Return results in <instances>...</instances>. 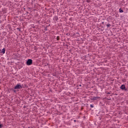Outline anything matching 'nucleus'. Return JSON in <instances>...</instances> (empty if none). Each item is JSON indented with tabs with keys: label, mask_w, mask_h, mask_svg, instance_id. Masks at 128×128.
<instances>
[{
	"label": "nucleus",
	"mask_w": 128,
	"mask_h": 128,
	"mask_svg": "<svg viewBox=\"0 0 128 128\" xmlns=\"http://www.w3.org/2000/svg\"><path fill=\"white\" fill-rule=\"evenodd\" d=\"M1 53L3 54H6V48H3L2 51L1 52Z\"/></svg>",
	"instance_id": "nucleus-5"
},
{
	"label": "nucleus",
	"mask_w": 128,
	"mask_h": 128,
	"mask_svg": "<svg viewBox=\"0 0 128 128\" xmlns=\"http://www.w3.org/2000/svg\"><path fill=\"white\" fill-rule=\"evenodd\" d=\"M57 40H60V36H58L56 38Z\"/></svg>",
	"instance_id": "nucleus-8"
},
{
	"label": "nucleus",
	"mask_w": 128,
	"mask_h": 128,
	"mask_svg": "<svg viewBox=\"0 0 128 128\" xmlns=\"http://www.w3.org/2000/svg\"><path fill=\"white\" fill-rule=\"evenodd\" d=\"M90 98L92 100H100V98L99 96H91Z\"/></svg>",
	"instance_id": "nucleus-1"
},
{
	"label": "nucleus",
	"mask_w": 128,
	"mask_h": 128,
	"mask_svg": "<svg viewBox=\"0 0 128 128\" xmlns=\"http://www.w3.org/2000/svg\"><path fill=\"white\" fill-rule=\"evenodd\" d=\"M2 126H4L2 124H0V128H2Z\"/></svg>",
	"instance_id": "nucleus-10"
},
{
	"label": "nucleus",
	"mask_w": 128,
	"mask_h": 128,
	"mask_svg": "<svg viewBox=\"0 0 128 128\" xmlns=\"http://www.w3.org/2000/svg\"><path fill=\"white\" fill-rule=\"evenodd\" d=\"M90 108H94V104H90Z\"/></svg>",
	"instance_id": "nucleus-11"
},
{
	"label": "nucleus",
	"mask_w": 128,
	"mask_h": 128,
	"mask_svg": "<svg viewBox=\"0 0 128 128\" xmlns=\"http://www.w3.org/2000/svg\"><path fill=\"white\" fill-rule=\"evenodd\" d=\"M120 88L121 90H126V86H124V84H122L120 87Z\"/></svg>",
	"instance_id": "nucleus-4"
},
{
	"label": "nucleus",
	"mask_w": 128,
	"mask_h": 128,
	"mask_svg": "<svg viewBox=\"0 0 128 128\" xmlns=\"http://www.w3.org/2000/svg\"><path fill=\"white\" fill-rule=\"evenodd\" d=\"M26 64L27 66H32V60L28 59L26 62Z\"/></svg>",
	"instance_id": "nucleus-2"
},
{
	"label": "nucleus",
	"mask_w": 128,
	"mask_h": 128,
	"mask_svg": "<svg viewBox=\"0 0 128 128\" xmlns=\"http://www.w3.org/2000/svg\"><path fill=\"white\" fill-rule=\"evenodd\" d=\"M74 122H76V120H74Z\"/></svg>",
	"instance_id": "nucleus-12"
},
{
	"label": "nucleus",
	"mask_w": 128,
	"mask_h": 128,
	"mask_svg": "<svg viewBox=\"0 0 128 128\" xmlns=\"http://www.w3.org/2000/svg\"><path fill=\"white\" fill-rule=\"evenodd\" d=\"M22 88V85L18 84L15 86L14 88V90H20V88Z\"/></svg>",
	"instance_id": "nucleus-3"
},
{
	"label": "nucleus",
	"mask_w": 128,
	"mask_h": 128,
	"mask_svg": "<svg viewBox=\"0 0 128 128\" xmlns=\"http://www.w3.org/2000/svg\"><path fill=\"white\" fill-rule=\"evenodd\" d=\"M14 92H16V90H14Z\"/></svg>",
	"instance_id": "nucleus-14"
},
{
	"label": "nucleus",
	"mask_w": 128,
	"mask_h": 128,
	"mask_svg": "<svg viewBox=\"0 0 128 128\" xmlns=\"http://www.w3.org/2000/svg\"><path fill=\"white\" fill-rule=\"evenodd\" d=\"M80 86H82V85H81V84H80Z\"/></svg>",
	"instance_id": "nucleus-13"
},
{
	"label": "nucleus",
	"mask_w": 128,
	"mask_h": 128,
	"mask_svg": "<svg viewBox=\"0 0 128 128\" xmlns=\"http://www.w3.org/2000/svg\"><path fill=\"white\" fill-rule=\"evenodd\" d=\"M58 20V17H56V16L54 17V20Z\"/></svg>",
	"instance_id": "nucleus-7"
},
{
	"label": "nucleus",
	"mask_w": 128,
	"mask_h": 128,
	"mask_svg": "<svg viewBox=\"0 0 128 128\" xmlns=\"http://www.w3.org/2000/svg\"><path fill=\"white\" fill-rule=\"evenodd\" d=\"M124 10H122V8L119 9V12H123Z\"/></svg>",
	"instance_id": "nucleus-6"
},
{
	"label": "nucleus",
	"mask_w": 128,
	"mask_h": 128,
	"mask_svg": "<svg viewBox=\"0 0 128 128\" xmlns=\"http://www.w3.org/2000/svg\"><path fill=\"white\" fill-rule=\"evenodd\" d=\"M106 26L108 28V27L110 26V24H106Z\"/></svg>",
	"instance_id": "nucleus-9"
}]
</instances>
